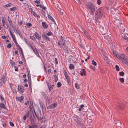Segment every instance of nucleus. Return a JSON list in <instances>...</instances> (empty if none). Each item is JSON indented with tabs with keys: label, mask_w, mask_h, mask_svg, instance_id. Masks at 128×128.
<instances>
[{
	"label": "nucleus",
	"mask_w": 128,
	"mask_h": 128,
	"mask_svg": "<svg viewBox=\"0 0 128 128\" xmlns=\"http://www.w3.org/2000/svg\"><path fill=\"white\" fill-rule=\"evenodd\" d=\"M119 75L120 76H123L124 75V73L123 72H120Z\"/></svg>",
	"instance_id": "nucleus-37"
},
{
	"label": "nucleus",
	"mask_w": 128,
	"mask_h": 128,
	"mask_svg": "<svg viewBox=\"0 0 128 128\" xmlns=\"http://www.w3.org/2000/svg\"><path fill=\"white\" fill-rule=\"evenodd\" d=\"M40 0H36L34 2L36 4H40Z\"/></svg>",
	"instance_id": "nucleus-46"
},
{
	"label": "nucleus",
	"mask_w": 128,
	"mask_h": 128,
	"mask_svg": "<svg viewBox=\"0 0 128 128\" xmlns=\"http://www.w3.org/2000/svg\"><path fill=\"white\" fill-rule=\"evenodd\" d=\"M75 87L76 88L77 90H79L80 89L79 86L78 84L76 83L75 84Z\"/></svg>",
	"instance_id": "nucleus-33"
},
{
	"label": "nucleus",
	"mask_w": 128,
	"mask_h": 128,
	"mask_svg": "<svg viewBox=\"0 0 128 128\" xmlns=\"http://www.w3.org/2000/svg\"><path fill=\"white\" fill-rule=\"evenodd\" d=\"M52 71V70L51 69H49L48 71V73H50Z\"/></svg>",
	"instance_id": "nucleus-61"
},
{
	"label": "nucleus",
	"mask_w": 128,
	"mask_h": 128,
	"mask_svg": "<svg viewBox=\"0 0 128 128\" xmlns=\"http://www.w3.org/2000/svg\"><path fill=\"white\" fill-rule=\"evenodd\" d=\"M14 68H15V71H18V67L17 66H14Z\"/></svg>",
	"instance_id": "nucleus-54"
},
{
	"label": "nucleus",
	"mask_w": 128,
	"mask_h": 128,
	"mask_svg": "<svg viewBox=\"0 0 128 128\" xmlns=\"http://www.w3.org/2000/svg\"><path fill=\"white\" fill-rule=\"evenodd\" d=\"M77 120H76V122H77L78 125L79 126H81L82 127L84 126V124L83 122L82 121L80 122L78 119H77Z\"/></svg>",
	"instance_id": "nucleus-15"
},
{
	"label": "nucleus",
	"mask_w": 128,
	"mask_h": 128,
	"mask_svg": "<svg viewBox=\"0 0 128 128\" xmlns=\"http://www.w3.org/2000/svg\"><path fill=\"white\" fill-rule=\"evenodd\" d=\"M35 122L34 120L32 118V128H37L38 127V125Z\"/></svg>",
	"instance_id": "nucleus-19"
},
{
	"label": "nucleus",
	"mask_w": 128,
	"mask_h": 128,
	"mask_svg": "<svg viewBox=\"0 0 128 128\" xmlns=\"http://www.w3.org/2000/svg\"><path fill=\"white\" fill-rule=\"evenodd\" d=\"M122 37L123 39H124L125 40H128V37L126 35H125L124 34H123L122 35Z\"/></svg>",
	"instance_id": "nucleus-28"
},
{
	"label": "nucleus",
	"mask_w": 128,
	"mask_h": 128,
	"mask_svg": "<svg viewBox=\"0 0 128 128\" xmlns=\"http://www.w3.org/2000/svg\"><path fill=\"white\" fill-rule=\"evenodd\" d=\"M2 38L4 40H7L8 39V38L7 37L4 36H2Z\"/></svg>",
	"instance_id": "nucleus-55"
},
{
	"label": "nucleus",
	"mask_w": 128,
	"mask_h": 128,
	"mask_svg": "<svg viewBox=\"0 0 128 128\" xmlns=\"http://www.w3.org/2000/svg\"><path fill=\"white\" fill-rule=\"evenodd\" d=\"M24 98L23 96H21L20 97H16L17 100L20 102H22Z\"/></svg>",
	"instance_id": "nucleus-20"
},
{
	"label": "nucleus",
	"mask_w": 128,
	"mask_h": 128,
	"mask_svg": "<svg viewBox=\"0 0 128 128\" xmlns=\"http://www.w3.org/2000/svg\"><path fill=\"white\" fill-rule=\"evenodd\" d=\"M69 68L70 70H73L74 68V65L72 64H70L69 66Z\"/></svg>",
	"instance_id": "nucleus-31"
},
{
	"label": "nucleus",
	"mask_w": 128,
	"mask_h": 128,
	"mask_svg": "<svg viewBox=\"0 0 128 128\" xmlns=\"http://www.w3.org/2000/svg\"><path fill=\"white\" fill-rule=\"evenodd\" d=\"M46 126L45 125H42L40 128H46Z\"/></svg>",
	"instance_id": "nucleus-57"
},
{
	"label": "nucleus",
	"mask_w": 128,
	"mask_h": 128,
	"mask_svg": "<svg viewBox=\"0 0 128 128\" xmlns=\"http://www.w3.org/2000/svg\"><path fill=\"white\" fill-rule=\"evenodd\" d=\"M86 5L87 8L90 9L92 13L93 14L96 10L94 5L91 2H87Z\"/></svg>",
	"instance_id": "nucleus-2"
},
{
	"label": "nucleus",
	"mask_w": 128,
	"mask_h": 128,
	"mask_svg": "<svg viewBox=\"0 0 128 128\" xmlns=\"http://www.w3.org/2000/svg\"><path fill=\"white\" fill-rule=\"evenodd\" d=\"M5 76L4 75L2 76V78L0 80V86H1L2 84L5 82L6 80L5 79Z\"/></svg>",
	"instance_id": "nucleus-4"
},
{
	"label": "nucleus",
	"mask_w": 128,
	"mask_h": 128,
	"mask_svg": "<svg viewBox=\"0 0 128 128\" xmlns=\"http://www.w3.org/2000/svg\"><path fill=\"white\" fill-rule=\"evenodd\" d=\"M26 74H24L23 76V77L24 78H26Z\"/></svg>",
	"instance_id": "nucleus-62"
},
{
	"label": "nucleus",
	"mask_w": 128,
	"mask_h": 128,
	"mask_svg": "<svg viewBox=\"0 0 128 128\" xmlns=\"http://www.w3.org/2000/svg\"><path fill=\"white\" fill-rule=\"evenodd\" d=\"M2 21L4 27L5 28L8 29V26L5 20L4 19V18L3 17H2Z\"/></svg>",
	"instance_id": "nucleus-6"
},
{
	"label": "nucleus",
	"mask_w": 128,
	"mask_h": 128,
	"mask_svg": "<svg viewBox=\"0 0 128 128\" xmlns=\"http://www.w3.org/2000/svg\"><path fill=\"white\" fill-rule=\"evenodd\" d=\"M18 90L19 92L22 94L24 92V89L23 88L22 86H20V87L18 86Z\"/></svg>",
	"instance_id": "nucleus-13"
},
{
	"label": "nucleus",
	"mask_w": 128,
	"mask_h": 128,
	"mask_svg": "<svg viewBox=\"0 0 128 128\" xmlns=\"http://www.w3.org/2000/svg\"><path fill=\"white\" fill-rule=\"evenodd\" d=\"M52 33L51 32H48L47 34V35L48 36H50L52 35Z\"/></svg>",
	"instance_id": "nucleus-50"
},
{
	"label": "nucleus",
	"mask_w": 128,
	"mask_h": 128,
	"mask_svg": "<svg viewBox=\"0 0 128 128\" xmlns=\"http://www.w3.org/2000/svg\"><path fill=\"white\" fill-rule=\"evenodd\" d=\"M95 18H97L100 19L102 16H104L102 10L101 9H99L96 10L95 14Z\"/></svg>",
	"instance_id": "nucleus-3"
},
{
	"label": "nucleus",
	"mask_w": 128,
	"mask_h": 128,
	"mask_svg": "<svg viewBox=\"0 0 128 128\" xmlns=\"http://www.w3.org/2000/svg\"><path fill=\"white\" fill-rule=\"evenodd\" d=\"M48 18L51 20H53L54 22H55V21L54 20L52 16H51L50 15H48Z\"/></svg>",
	"instance_id": "nucleus-34"
},
{
	"label": "nucleus",
	"mask_w": 128,
	"mask_h": 128,
	"mask_svg": "<svg viewBox=\"0 0 128 128\" xmlns=\"http://www.w3.org/2000/svg\"><path fill=\"white\" fill-rule=\"evenodd\" d=\"M97 4L98 5L101 4V2L100 0H98L97 1Z\"/></svg>",
	"instance_id": "nucleus-48"
},
{
	"label": "nucleus",
	"mask_w": 128,
	"mask_h": 128,
	"mask_svg": "<svg viewBox=\"0 0 128 128\" xmlns=\"http://www.w3.org/2000/svg\"><path fill=\"white\" fill-rule=\"evenodd\" d=\"M39 102L40 104V107L42 109V110H43L44 108V103L41 100H40Z\"/></svg>",
	"instance_id": "nucleus-17"
},
{
	"label": "nucleus",
	"mask_w": 128,
	"mask_h": 128,
	"mask_svg": "<svg viewBox=\"0 0 128 128\" xmlns=\"http://www.w3.org/2000/svg\"><path fill=\"white\" fill-rule=\"evenodd\" d=\"M28 80L29 82V84L30 86H31V74L30 71L28 72Z\"/></svg>",
	"instance_id": "nucleus-12"
},
{
	"label": "nucleus",
	"mask_w": 128,
	"mask_h": 128,
	"mask_svg": "<svg viewBox=\"0 0 128 128\" xmlns=\"http://www.w3.org/2000/svg\"><path fill=\"white\" fill-rule=\"evenodd\" d=\"M10 64H11V65L12 66H13L15 64V62H13L12 61V60H10Z\"/></svg>",
	"instance_id": "nucleus-35"
},
{
	"label": "nucleus",
	"mask_w": 128,
	"mask_h": 128,
	"mask_svg": "<svg viewBox=\"0 0 128 128\" xmlns=\"http://www.w3.org/2000/svg\"><path fill=\"white\" fill-rule=\"evenodd\" d=\"M8 21L10 26H11L12 28H13L14 27L13 24L11 20L9 19Z\"/></svg>",
	"instance_id": "nucleus-27"
},
{
	"label": "nucleus",
	"mask_w": 128,
	"mask_h": 128,
	"mask_svg": "<svg viewBox=\"0 0 128 128\" xmlns=\"http://www.w3.org/2000/svg\"><path fill=\"white\" fill-rule=\"evenodd\" d=\"M10 124L11 126H14V124L13 123L11 122H10Z\"/></svg>",
	"instance_id": "nucleus-53"
},
{
	"label": "nucleus",
	"mask_w": 128,
	"mask_h": 128,
	"mask_svg": "<svg viewBox=\"0 0 128 128\" xmlns=\"http://www.w3.org/2000/svg\"><path fill=\"white\" fill-rule=\"evenodd\" d=\"M0 98L2 101L3 102L4 101V102H6L5 100L4 99V98L2 97V96H0Z\"/></svg>",
	"instance_id": "nucleus-42"
},
{
	"label": "nucleus",
	"mask_w": 128,
	"mask_h": 128,
	"mask_svg": "<svg viewBox=\"0 0 128 128\" xmlns=\"http://www.w3.org/2000/svg\"><path fill=\"white\" fill-rule=\"evenodd\" d=\"M116 70L117 71H118L120 70V69L119 66L118 65H116L115 67Z\"/></svg>",
	"instance_id": "nucleus-41"
},
{
	"label": "nucleus",
	"mask_w": 128,
	"mask_h": 128,
	"mask_svg": "<svg viewBox=\"0 0 128 128\" xmlns=\"http://www.w3.org/2000/svg\"><path fill=\"white\" fill-rule=\"evenodd\" d=\"M6 124H3V126L4 128H5L6 127Z\"/></svg>",
	"instance_id": "nucleus-63"
},
{
	"label": "nucleus",
	"mask_w": 128,
	"mask_h": 128,
	"mask_svg": "<svg viewBox=\"0 0 128 128\" xmlns=\"http://www.w3.org/2000/svg\"><path fill=\"white\" fill-rule=\"evenodd\" d=\"M32 25V24L31 23H28L26 24V26L28 27H30Z\"/></svg>",
	"instance_id": "nucleus-47"
},
{
	"label": "nucleus",
	"mask_w": 128,
	"mask_h": 128,
	"mask_svg": "<svg viewBox=\"0 0 128 128\" xmlns=\"http://www.w3.org/2000/svg\"><path fill=\"white\" fill-rule=\"evenodd\" d=\"M15 44L16 45V46L18 48L20 47V45H19L17 43V42H15Z\"/></svg>",
	"instance_id": "nucleus-51"
},
{
	"label": "nucleus",
	"mask_w": 128,
	"mask_h": 128,
	"mask_svg": "<svg viewBox=\"0 0 128 128\" xmlns=\"http://www.w3.org/2000/svg\"><path fill=\"white\" fill-rule=\"evenodd\" d=\"M84 107V105L82 104L81 105L79 108L78 110L79 111H81L82 110V108H83Z\"/></svg>",
	"instance_id": "nucleus-30"
},
{
	"label": "nucleus",
	"mask_w": 128,
	"mask_h": 128,
	"mask_svg": "<svg viewBox=\"0 0 128 128\" xmlns=\"http://www.w3.org/2000/svg\"><path fill=\"white\" fill-rule=\"evenodd\" d=\"M54 87V85H52L51 86H50L48 88H49V90L50 91H51L52 90V88H53Z\"/></svg>",
	"instance_id": "nucleus-43"
},
{
	"label": "nucleus",
	"mask_w": 128,
	"mask_h": 128,
	"mask_svg": "<svg viewBox=\"0 0 128 128\" xmlns=\"http://www.w3.org/2000/svg\"><path fill=\"white\" fill-rule=\"evenodd\" d=\"M62 85V84L61 82H58L57 84V87L58 88L60 87Z\"/></svg>",
	"instance_id": "nucleus-40"
},
{
	"label": "nucleus",
	"mask_w": 128,
	"mask_h": 128,
	"mask_svg": "<svg viewBox=\"0 0 128 128\" xmlns=\"http://www.w3.org/2000/svg\"><path fill=\"white\" fill-rule=\"evenodd\" d=\"M84 34L86 35V36L88 37L89 39H90L91 38H90V35L88 34L86 32L84 31Z\"/></svg>",
	"instance_id": "nucleus-26"
},
{
	"label": "nucleus",
	"mask_w": 128,
	"mask_h": 128,
	"mask_svg": "<svg viewBox=\"0 0 128 128\" xmlns=\"http://www.w3.org/2000/svg\"><path fill=\"white\" fill-rule=\"evenodd\" d=\"M0 106L2 108L4 109H6V108L4 104L3 103H1L0 104Z\"/></svg>",
	"instance_id": "nucleus-25"
},
{
	"label": "nucleus",
	"mask_w": 128,
	"mask_h": 128,
	"mask_svg": "<svg viewBox=\"0 0 128 128\" xmlns=\"http://www.w3.org/2000/svg\"><path fill=\"white\" fill-rule=\"evenodd\" d=\"M119 80L120 82L122 83H123L124 82V80L123 78H120L119 79Z\"/></svg>",
	"instance_id": "nucleus-39"
},
{
	"label": "nucleus",
	"mask_w": 128,
	"mask_h": 128,
	"mask_svg": "<svg viewBox=\"0 0 128 128\" xmlns=\"http://www.w3.org/2000/svg\"><path fill=\"white\" fill-rule=\"evenodd\" d=\"M57 106V104L56 103H54L50 105L47 107V109H50L54 108L55 107H56Z\"/></svg>",
	"instance_id": "nucleus-7"
},
{
	"label": "nucleus",
	"mask_w": 128,
	"mask_h": 128,
	"mask_svg": "<svg viewBox=\"0 0 128 128\" xmlns=\"http://www.w3.org/2000/svg\"><path fill=\"white\" fill-rule=\"evenodd\" d=\"M41 94L43 96L47 101L49 102L50 101L48 96L46 93L44 92H42L41 93Z\"/></svg>",
	"instance_id": "nucleus-8"
},
{
	"label": "nucleus",
	"mask_w": 128,
	"mask_h": 128,
	"mask_svg": "<svg viewBox=\"0 0 128 128\" xmlns=\"http://www.w3.org/2000/svg\"><path fill=\"white\" fill-rule=\"evenodd\" d=\"M64 75L66 79L67 80V82H69L70 80V77H69L67 72L65 70H64Z\"/></svg>",
	"instance_id": "nucleus-11"
},
{
	"label": "nucleus",
	"mask_w": 128,
	"mask_h": 128,
	"mask_svg": "<svg viewBox=\"0 0 128 128\" xmlns=\"http://www.w3.org/2000/svg\"><path fill=\"white\" fill-rule=\"evenodd\" d=\"M34 36L36 38H37V39L39 40L41 38V36L37 32H36L34 34Z\"/></svg>",
	"instance_id": "nucleus-16"
},
{
	"label": "nucleus",
	"mask_w": 128,
	"mask_h": 128,
	"mask_svg": "<svg viewBox=\"0 0 128 128\" xmlns=\"http://www.w3.org/2000/svg\"><path fill=\"white\" fill-rule=\"evenodd\" d=\"M60 38V42L61 44H62L63 46H64L66 45V38H64L62 36H61Z\"/></svg>",
	"instance_id": "nucleus-5"
},
{
	"label": "nucleus",
	"mask_w": 128,
	"mask_h": 128,
	"mask_svg": "<svg viewBox=\"0 0 128 128\" xmlns=\"http://www.w3.org/2000/svg\"><path fill=\"white\" fill-rule=\"evenodd\" d=\"M31 111H30V112L28 111V113H27L25 116H24L23 119L24 120H25L27 117H28L29 115H30V117L32 116Z\"/></svg>",
	"instance_id": "nucleus-9"
},
{
	"label": "nucleus",
	"mask_w": 128,
	"mask_h": 128,
	"mask_svg": "<svg viewBox=\"0 0 128 128\" xmlns=\"http://www.w3.org/2000/svg\"><path fill=\"white\" fill-rule=\"evenodd\" d=\"M28 80L26 79H24V83L27 82H28Z\"/></svg>",
	"instance_id": "nucleus-60"
},
{
	"label": "nucleus",
	"mask_w": 128,
	"mask_h": 128,
	"mask_svg": "<svg viewBox=\"0 0 128 128\" xmlns=\"http://www.w3.org/2000/svg\"><path fill=\"white\" fill-rule=\"evenodd\" d=\"M42 25L43 28L44 29L48 28V26L46 22H42Z\"/></svg>",
	"instance_id": "nucleus-18"
},
{
	"label": "nucleus",
	"mask_w": 128,
	"mask_h": 128,
	"mask_svg": "<svg viewBox=\"0 0 128 128\" xmlns=\"http://www.w3.org/2000/svg\"><path fill=\"white\" fill-rule=\"evenodd\" d=\"M12 47V44H11L10 43L8 44L7 46V47L8 48H10Z\"/></svg>",
	"instance_id": "nucleus-44"
},
{
	"label": "nucleus",
	"mask_w": 128,
	"mask_h": 128,
	"mask_svg": "<svg viewBox=\"0 0 128 128\" xmlns=\"http://www.w3.org/2000/svg\"><path fill=\"white\" fill-rule=\"evenodd\" d=\"M55 61L56 62V64H58V59L56 58H55Z\"/></svg>",
	"instance_id": "nucleus-52"
},
{
	"label": "nucleus",
	"mask_w": 128,
	"mask_h": 128,
	"mask_svg": "<svg viewBox=\"0 0 128 128\" xmlns=\"http://www.w3.org/2000/svg\"><path fill=\"white\" fill-rule=\"evenodd\" d=\"M32 50L33 51L35 54L39 58H41V57L39 55L38 53L37 50L36 48H32Z\"/></svg>",
	"instance_id": "nucleus-14"
},
{
	"label": "nucleus",
	"mask_w": 128,
	"mask_h": 128,
	"mask_svg": "<svg viewBox=\"0 0 128 128\" xmlns=\"http://www.w3.org/2000/svg\"><path fill=\"white\" fill-rule=\"evenodd\" d=\"M113 52L114 56H115L118 58V56H119V54H118V52H116L114 51H113Z\"/></svg>",
	"instance_id": "nucleus-24"
},
{
	"label": "nucleus",
	"mask_w": 128,
	"mask_h": 128,
	"mask_svg": "<svg viewBox=\"0 0 128 128\" xmlns=\"http://www.w3.org/2000/svg\"><path fill=\"white\" fill-rule=\"evenodd\" d=\"M118 58L124 64L128 63V59L126 55L124 54H120L118 56Z\"/></svg>",
	"instance_id": "nucleus-1"
},
{
	"label": "nucleus",
	"mask_w": 128,
	"mask_h": 128,
	"mask_svg": "<svg viewBox=\"0 0 128 128\" xmlns=\"http://www.w3.org/2000/svg\"><path fill=\"white\" fill-rule=\"evenodd\" d=\"M12 5V4L11 3H9L8 4L5 6H4V8L6 7V8H9Z\"/></svg>",
	"instance_id": "nucleus-29"
},
{
	"label": "nucleus",
	"mask_w": 128,
	"mask_h": 128,
	"mask_svg": "<svg viewBox=\"0 0 128 128\" xmlns=\"http://www.w3.org/2000/svg\"><path fill=\"white\" fill-rule=\"evenodd\" d=\"M46 7L44 6L43 8L42 9V10H46Z\"/></svg>",
	"instance_id": "nucleus-58"
},
{
	"label": "nucleus",
	"mask_w": 128,
	"mask_h": 128,
	"mask_svg": "<svg viewBox=\"0 0 128 128\" xmlns=\"http://www.w3.org/2000/svg\"><path fill=\"white\" fill-rule=\"evenodd\" d=\"M30 102L28 101H27V102L25 103L24 104L26 106H27L29 104Z\"/></svg>",
	"instance_id": "nucleus-56"
},
{
	"label": "nucleus",
	"mask_w": 128,
	"mask_h": 128,
	"mask_svg": "<svg viewBox=\"0 0 128 128\" xmlns=\"http://www.w3.org/2000/svg\"><path fill=\"white\" fill-rule=\"evenodd\" d=\"M92 64L95 66H96L97 65L96 63L94 61V60H92Z\"/></svg>",
	"instance_id": "nucleus-45"
},
{
	"label": "nucleus",
	"mask_w": 128,
	"mask_h": 128,
	"mask_svg": "<svg viewBox=\"0 0 128 128\" xmlns=\"http://www.w3.org/2000/svg\"><path fill=\"white\" fill-rule=\"evenodd\" d=\"M24 40H25V42H26V44H27L28 46L30 48H31L32 49V46L31 44H30L29 42H28L27 40L25 38H24Z\"/></svg>",
	"instance_id": "nucleus-21"
},
{
	"label": "nucleus",
	"mask_w": 128,
	"mask_h": 128,
	"mask_svg": "<svg viewBox=\"0 0 128 128\" xmlns=\"http://www.w3.org/2000/svg\"><path fill=\"white\" fill-rule=\"evenodd\" d=\"M55 80L56 82L58 80V77H56L55 78Z\"/></svg>",
	"instance_id": "nucleus-59"
},
{
	"label": "nucleus",
	"mask_w": 128,
	"mask_h": 128,
	"mask_svg": "<svg viewBox=\"0 0 128 128\" xmlns=\"http://www.w3.org/2000/svg\"><path fill=\"white\" fill-rule=\"evenodd\" d=\"M18 48L20 51L21 54H22L23 57H24V56L23 54V52L21 48L20 47L19 48Z\"/></svg>",
	"instance_id": "nucleus-32"
},
{
	"label": "nucleus",
	"mask_w": 128,
	"mask_h": 128,
	"mask_svg": "<svg viewBox=\"0 0 128 128\" xmlns=\"http://www.w3.org/2000/svg\"><path fill=\"white\" fill-rule=\"evenodd\" d=\"M34 114L33 113V112H32V114L33 115V116L34 118H35V117L34 116V115L36 116V118H37L38 120H41V118H39V114L38 113H36V112L34 110Z\"/></svg>",
	"instance_id": "nucleus-10"
},
{
	"label": "nucleus",
	"mask_w": 128,
	"mask_h": 128,
	"mask_svg": "<svg viewBox=\"0 0 128 128\" xmlns=\"http://www.w3.org/2000/svg\"><path fill=\"white\" fill-rule=\"evenodd\" d=\"M82 72H81L80 73V75L82 76H85L86 75V71L85 69H83L82 70Z\"/></svg>",
	"instance_id": "nucleus-22"
},
{
	"label": "nucleus",
	"mask_w": 128,
	"mask_h": 128,
	"mask_svg": "<svg viewBox=\"0 0 128 128\" xmlns=\"http://www.w3.org/2000/svg\"><path fill=\"white\" fill-rule=\"evenodd\" d=\"M10 9L11 11H14L15 10H17V8L16 7H14L13 8H11Z\"/></svg>",
	"instance_id": "nucleus-38"
},
{
	"label": "nucleus",
	"mask_w": 128,
	"mask_h": 128,
	"mask_svg": "<svg viewBox=\"0 0 128 128\" xmlns=\"http://www.w3.org/2000/svg\"><path fill=\"white\" fill-rule=\"evenodd\" d=\"M59 9L60 10V11H59V12H60V14L61 15H62L64 14L63 12V10H60V8H59Z\"/></svg>",
	"instance_id": "nucleus-49"
},
{
	"label": "nucleus",
	"mask_w": 128,
	"mask_h": 128,
	"mask_svg": "<svg viewBox=\"0 0 128 128\" xmlns=\"http://www.w3.org/2000/svg\"><path fill=\"white\" fill-rule=\"evenodd\" d=\"M32 14L34 16L36 17L38 20L40 18V16L39 15L36 14L35 12H32Z\"/></svg>",
	"instance_id": "nucleus-23"
},
{
	"label": "nucleus",
	"mask_w": 128,
	"mask_h": 128,
	"mask_svg": "<svg viewBox=\"0 0 128 128\" xmlns=\"http://www.w3.org/2000/svg\"><path fill=\"white\" fill-rule=\"evenodd\" d=\"M42 36L44 38V39L46 40H47L48 39H49V38H48L46 35H42Z\"/></svg>",
	"instance_id": "nucleus-36"
},
{
	"label": "nucleus",
	"mask_w": 128,
	"mask_h": 128,
	"mask_svg": "<svg viewBox=\"0 0 128 128\" xmlns=\"http://www.w3.org/2000/svg\"><path fill=\"white\" fill-rule=\"evenodd\" d=\"M18 53V50H16L15 51V53L16 54H17Z\"/></svg>",
	"instance_id": "nucleus-64"
}]
</instances>
